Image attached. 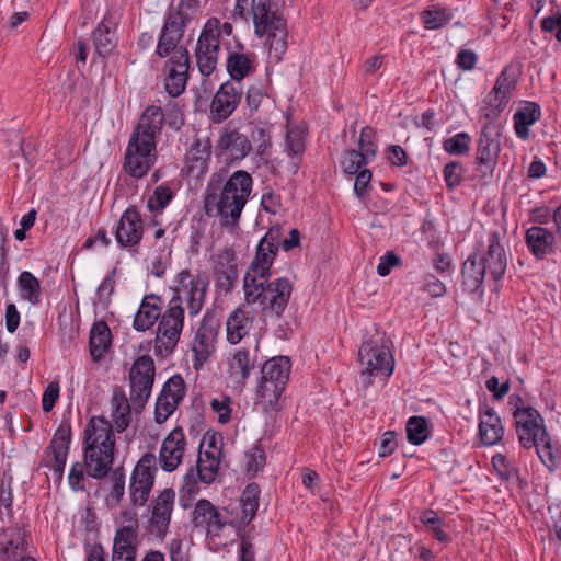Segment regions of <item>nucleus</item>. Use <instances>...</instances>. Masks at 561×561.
I'll return each mask as SVG.
<instances>
[{
	"instance_id": "nucleus-1",
	"label": "nucleus",
	"mask_w": 561,
	"mask_h": 561,
	"mask_svg": "<svg viewBox=\"0 0 561 561\" xmlns=\"http://www.w3.org/2000/svg\"><path fill=\"white\" fill-rule=\"evenodd\" d=\"M198 7L199 0H180L174 10L167 12L158 39L156 54L161 58L172 54L165 65L168 73L164 87L168 94L173 98L184 92L190 70L188 50L183 46L178 47V45Z\"/></svg>"
},
{
	"instance_id": "nucleus-2",
	"label": "nucleus",
	"mask_w": 561,
	"mask_h": 561,
	"mask_svg": "<svg viewBox=\"0 0 561 561\" xmlns=\"http://www.w3.org/2000/svg\"><path fill=\"white\" fill-rule=\"evenodd\" d=\"M115 437L113 426L105 417H92L84 428L83 460L72 463L68 481L73 491L84 490V466L89 477H107L114 462Z\"/></svg>"
},
{
	"instance_id": "nucleus-3",
	"label": "nucleus",
	"mask_w": 561,
	"mask_h": 561,
	"mask_svg": "<svg viewBox=\"0 0 561 561\" xmlns=\"http://www.w3.org/2000/svg\"><path fill=\"white\" fill-rule=\"evenodd\" d=\"M253 179L244 170H238L222 184L221 176L213 174L204 196L208 216H219L221 225L234 228L252 192Z\"/></svg>"
},
{
	"instance_id": "nucleus-4",
	"label": "nucleus",
	"mask_w": 561,
	"mask_h": 561,
	"mask_svg": "<svg viewBox=\"0 0 561 561\" xmlns=\"http://www.w3.org/2000/svg\"><path fill=\"white\" fill-rule=\"evenodd\" d=\"M514 420L519 444L526 449L535 447L546 468L554 471L560 463L561 454L553 447L540 413L534 408H528L526 411L517 410Z\"/></svg>"
},
{
	"instance_id": "nucleus-5",
	"label": "nucleus",
	"mask_w": 561,
	"mask_h": 561,
	"mask_svg": "<svg viewBox=\"0 0 561 561\" xmlns=\"http://www.w3.org/2000/svg\"><path fill=\"white\" fill-rule=\"evenodd\" d=\"M243 291L248 305H260L262 317L280 319L291 297L293 283L287 277L243 282Z\"/></svg>"
},
{
	"instance_id": "nucleus-6",
	"label": "nucleus",
	"mask_w": 561,
	"mask_h": 561,
	"mask_svg": "<svg viewBox=\"0 0 561 561\" xmlns=\"http://www.w3.org/2000/svg\"><path fill=\"white\" fill-rule=\"evenodd\" d=\"M251 11L255 34L266 36L270 50L279 58L287 49L285 22L276 12L271 11L270 0H252Z\"/></svg>"
},
{
	"instance_id": "nucleus-7",
	"label": "nucleus",
	"mask_w": 561,
	"mask_h": 561,
	"mask_svg": "<svg viewBox=\"0 0 561 561\" xmlns=\"http://www.w3.org/2000/svg\"><path fill=\"white\" fill-rule=\"evenodd\" d=\"M158 320L154 353L158 356H165L174 351L184 327V309L179 293L173 295Z\"/></svg>"
},
{
	"instance_id": "nucleus-8",
	"label": "nucleus",
	"mask_w": 561,
	"mask_h": 561,
	"mask_svg": "<svg viewBox=\"0 0 561 561\" xmlns=\"http://www.w3.org/2000/svg\"><path fill=\"white\" fill-rule=\"evenodd\" d=\"M358 362L362 366L359 377L364 388L373 385V377H389L393 373V356L389 348L381 344V340H365L358 350Z\"/></svg>"
},
{
	"instance_id": "nucleus-9",
	"label": "nucleus",
	"mask_w": 561,
	"mask_h": 561,
	"mask_svg": "<svg viewBox=\"0 0 561 561\" xmlns=\"http://www.w3.org/2000/svg\"><path fill=\"white\" fill-rule=\"evenodd\" d=\"M291 364L286 356H276L261 365V379L257 388L261 399L275 408L289 380Z\"/></svg>"
},
{
	"instance_id": "nucleus-10",
	"label": "nucleus",
	"mask_w": 561,
	"mask_h": 561,
	"mask_svg": "<svg viewBox=\"0 0 561 561\" xmlns=\"http://www.w3.org/2000/svg\"><path fill=\"white\" fill-rule=\"evenodd\" d=\"M156 368L151 356L138 357L129 371L130 401L136 412H141L151 394Z\"/></svg>"
},
{
	"instance_id": "nucleus-11",
	"label": "nucleus",
	"mask_w": 561,
	"mask_h": 561,
	"mask_svg": "<svg viewBox=\"0 0 561 561\" xmlns=\"http://www.w3.org/2000/svg\"><path fill=\"white\" fill-rule=\"evenodd\" d=\"M71 437L72 432L70 420L64 415L61 423L55 431L49 445L44 450L43 458V465L54 472L55 480L58 482H60L64 478Z\"/></svg>"
},
{
	"instance_id": "nucleus-12",
	"label": "nucleus",
	"mask_w": 561,
	"mask_h": 561,
	"mask_svg": "<svg viewBox=\"0 0 561 561\" xmlns=\"http://www.w3.org/2000/svg\"><path fill=\"white\" fill-rule=\"evenodd\" d=\"M158 159L157 147L130 137L126 147L123 169L131 178L142 179L153 168Z\"/></svg>"
},
{
	"instance_id": "nucleus-13",
	"label": "nucleus",
	"mask_w": 561,
	"mask_h": 561,
	"mask_svg": "<svg viewBox=\"0 0 561 561\" xmlns=\"http://www.w3.org/2000/svg\"><path fill=\"white\" fill-rule=\"evenodd\" d=\"M501 126L497 122H486L481 130L476 152V163L482 176L492 175L501 151Z\"/></svg>"
},
{
	"instance_id": "nucleus-14",
	"label": "nucleus",
	"mask_w": 561,
	"mask_h": 561,
	"mask_svg": "<svg viewBox=\"0 0 561 561\" xmlns=\"http://www.w3.org/2000/svg\"><path fill=\"white\" fill-rule=\"evenodd\" d=\"M219 330L220 321L216 312L214 310H207L196 331L192 348L195 357L194 367L196 369L202 367L215 352Z\"/></svg>"
},
{
	"instance_id": "nucleus-15",
	"label": "nucleus",
	"mask_w": 561,
	"mask_h": 561,
	"mask_svg": "<svg viewBox=\"0 0 561 561\" xmlns=\"http://www.w3.org/2000/svg\"><path fill=\"white\" fill-rule=\"evenodd\" d=\"M215 156L228 163L243 160L253 149L248 135L238 128L225 127L215 144Z\"/></svg>"
},
{
	"instance_id": "nucleus-16",
	"label": "nucleus",
	"mask_w": 561,
	"mask_h": 561,
	"mask_svg": "<svg viewBox=\"0 0 561 561\" xmlns=\"http://www.w3.org/2000/svg\"><path fill=\"white\" fill-rule=\"evenodd\" d=\"M179 285L174 289V294H180L182 302L185 301L188 314L197 316L204 304L208 283L199 275L193 276L188 270L179 273Z\"/></svg>"
},
{
	"instance_id": "nucleus-17",
	"label": "nucleus",
	"mask_w": 561,
	"mask_h": 561,
	"mask_svg": "<svg viewBox=\"0 0 561 561\" xmlns=\"http://www.w3.org/2000/svg\"><path fill=\"white\" fill-rule=\"evenodd\" d=\"M243 96L242 83L224 82L215 93L209 112L214 123H221L232 115Z\"/></svg>"
},
{
	"instance_id": "nucleus-18",
	"label": "nucleus",
	"mask_w": 561,
	"mask_h": 561,
	"mask_svg": "<svg viewBox=\"0 0 561 561\" xmlns=\"http://www.w3.org/2000/svg\"><path fill=\"white\" fill-rule=\"evenodd\" d=\"M142 217L135 206H129L122 214L116 229L115 239L121 248L135 250L141 242L144 236Z\"/></svg>"
},
{
	"instance_id": "nucleus-19",
	"label": "nucleus",
	"mask_w": 561,
	"mask_h": 561,
	"mask_svg": "<svg viewBox=\"0 0 561 561\" xmlns=\"http://www.w3.org/2000/svg\"><path fill=\"white\" fill-rule=\"evenodd\" d=\"M193 524L196 528H204L206 535L218 537L226 525L228 518L208 500H198L193 511Z\"/></svg>"
},
{
	"instance_id": "nucleus-20",
	"label": "nucleus",
	"mask_w": 561,
	"mask_h": 561,
	"mask_svg": "<svg viewBox=\"0 0 561 561\" xmlns=\"http://www.w3.org/2000/svg\"><path fill=\"white\" fill-rule=\"evenodd\" d=\"M186 439L182 427L176 426L163 439L159 451V465L163 471L172 472L182 462Z\"/></svg>"
},
{
	"instance_id": "nucleus-21",
	"label": "nucleus",
	"mask_w": 561,
	"mask_h": 561,
	"mask_svg": "<svg viewBox=\"0 0 561 561\" xmlns=\"http://www.w3.org/2000/svg\"><path fill=\"white\" fill-rule=\"evenodd\" d=\"M164 121L165 117L162 108L157 105H149L140 115L130 137H136L142 142H151L152 146L157 147Z\"/></svg>"
},
{
	"instance_id": "nucleus-22",
	"label": "nucleus",
	"mask_w": 561,
	"mask_h": 561,
	"mask_svg": "<svg viewBox=\"0 0 561 561\" xmlns=\"http://www.w3.org/2000/svg\"><path fill=\"white\" fill-rule=\"evenodd\" d=\"M228 365L230 375L238 377L241 385H245L252 371L262 365L259 357V342L252 346L234 350Z\"/></svg>"
},
{
	"instance_id": "nucleus-23",
	"label": "nucleus",
	"mask_w": 561,
	"mask_h": 561,
	"mask_svg": "<svg viewBox=\"0 0 561 561\" xmlns=\"http://www.w3.org/2000/svg\"><path fill=\"white\" fill-rule=\"evenodd\" d=\"M175 492L165 489L152 502L150 523L157 537L163 539L168 533L173 512Z\"/></svg>"
},
{
	"instance_id": "nucleus-24",
	"label": "nucleus",
	"mask_w": 561,
	"mask_h": 561,
	"mask_svg": "<svg viewBox=\"0 0 561 561\" xmlns=\"http://www.w3.org/2000/svg\"><path fill=\"white\" fill-rule=\"evenodd\" d=\"M488 242L486 251L482 254H478V261L485 266L486 272L497 282L504 276L507 267L506 253L500 242L497 232H492Z\"/></svg>"
},
{
	"instance_id": "nucleus-25",
	"label": "nucleus",
	"mask_w": 561,
	"mask_h": 561,
	"mask_svg": "<svg viewBox=\"0 0 561 561\" xmlns=\"http://www.w3.org/2000/svg\"><path fill=\"white\" fill-rule=\"evenodd\" d=\"M479 436L485 446L499 444L504 436V426L500 416L486 404L479 409Z\"/></svg>"
},
{
	"instance_id": "nucleus-26",
	"label": "nucleus",
	"mask_w": 561,
	"mask_h": 561,
	"mask_svg": "<svg viewBox=\"0 0 561 561\" xmlns=\"http://www.w3.org/2000/svg\"><path fill=\"white\" fill-rule=\"evenodd\" d=\"M162 311V299L156 294L146 295L136 312L133 327L138 332L149 330L160 318Z\"/></svg>"
},
{
	"instance_id": "nucleus-27",
	"label": "nucleus",
	"mask_w": 561,
	"mask_h": 561,
	"mask_svg": "<svg viewBox=\"0 0 561 561\" xmlns=\"http://www.w3.org/2000/svg\"><path fill=\"white\" fill-rule=\"evenodd\" d=\"M278 251L259 243L254 260L251 262L243 282H256L262 278H271V268Z\"/></svg>"
},
{
	"instance_id": "nucleus-28",
	"label": "nucleus",
	"mask_w": 561,
	"mask_h": 561,
	"mask_svg": "<svg viewBox=\"0 0 561 561\" xmlns=\"http://www.w3.org/2000/svg\"><path fill=\"white\" fill-rule=\"evenodd\" d=\"M138 523L121 527L114 537L112 561H135Z\"/></svg>"
},
{
	"instance_id": "nucleus-29",
	"label": "nucleus",
	"mask_w": 561,
	"mask_h": 561,
	"mask_svg": "<svg viewBox=\"0 0 561 561\" xmlns=\"http://www.w3.org/2000/svg\"><path fill=\"white\" fill-rule=\"evenodd\" d=\"M253 320V316L244 306L236 308L226 320L227 341L232 345L240 343L252 329Z\"/></svg>"
},
{
	"instance_id": "nucleus-30",
	"label": "nucleus",
	"mask_w": 561,
	"mask_h": 561,
	"mask_svg": "<svg viewBox=\"0 0 561 561\" xmlns=\"http://www.w3.org/2000/svg\"><path fill=\"white\" fill-rule=\"evenodd\" d=\"M554 241L553 232L539 226L528 228L525 234L526 245L537 260L554 252Z\"/></svg>"
},
{
	"instance_id": "nucleus-31",
	"label": "nucleus",
	"mask_w": 561,
	"mask_h": 561,
	"mask_svg": "<svg viewBox=\"0 0 561 561\" xmlns=\"http://www.w3.org/2000/svg\"><path fill=\"white\" fill-rule=\"evenodd\" d=\"M215 275L220 288L229 291L234 287L238 280V264L236 253L232 249H225L218 255Z\"/></svg>"
},
{
	"instance_id": "nucleus-32",
	"label": "nucleus",
	"mask_w": 561,
	"mask_h": 561,
	"mask_svg": "<svg viewBox=\"0 0 561 561\" xmlns=\"http://www.w3.org/2000/svg\"><path fill=\"white\" fill-rule=\"evenodd\" d=\"M95 51L107 57L116 46V23L106 14L92 33Z\"/></svg>"
},
{
	"instance_id": "nucleus-33",
	"label": "nucleus",
	"mask_w": 561,
	"mask_h": 561,
	"mask_svg": "<svg viewBox=\"0 0 561 561\" xmlns=\"http://www.w3.org/2000/svg\"><path fill=\"white\" fill-rule=\"evenodd\" d=\"M211 149L213 146L208 137L205 139L195 138L185 156L190 172L203 174L207 171Z\"/></svg>"
},
{
	"instance_id": "nucleus-34",
	"label": "nucleus",
	"mask_w": 561,
	"mask_h": 561,
	"mask_svg": "<svg viewBox=\"0 0 561 561\" xmlns=\"http://www.w3.org/2000/svg\"><path fill=\"white\" fill-rule=\"evenodd\" d=\"M485 266L478 261V253H472L463 262L461 268L462 285L469 293H477L483 284Z\"/></svg>"
},
{
	"instance_id": "nucleus-35",
	"label": "nucleus",
	"mask_w": 561,
	"mask_h": 561,
	"mask_svg": "<svg viewBox=\"0 0 561 561\" xmlns=\"http://www.w3.org/2000/svg\"><path fill=\"white\" fill-rule=\"evenodd\" d=\"M519 70L514 65H507L497 77L493 87V93L501 105H507L512 92L516 89Z\"/></svg>"
},
{
	"instance_id": "nucleus-36",
	"label": "nucleus",
	"mask_w": 561,
	"mask_h": 561,
	"mask_svg": "<svg viewBox=\"0 0 561 561\" xmlns=\"http://www.w3.org/2000/svg\"><path fill=\"white\" fill-rule=\"evenodd\" d=\"M227 71L230 75L229 81L242 83V80L255 71L254 54L230 53L227 57Z\"/></svg>"
},
{
	"instance_id": "nucleus-37",
	"label": "nucleus",
	"mask_w": 561,
	"mask_h": 561,
	"mask_svg": "<svg viewBox=\"0 0 561 561\" xmlns=\"http://www.w3.org/2000/svg\"><path fill=\"white\" fill-rule=\"evenodd\" d=\"M111 330L105 321H98L90 331V355L93 362L100 360L111 347Z\"/></svg>"
},
{
	"instance_id": "nucleus-38",
	"label": "nucleus",
	"mask_w": 561,
	"mask_h": 561,
	"mask_svg": "<svg viewBox=\"0 0 561 561\" xmlns=\"http://www.w3.org/2000/svg\"><path fill=\"white\" fill-rule=\"evenodd\" d=\"M540 106L535 102H526L514 114V128L518 138L527 139L529 136V127L540 118Z\"/></svg>"
},
{
	"instance_id": "nucleus-39",
	"label": "nucleus",
	"mask_w": 561,
	"mask_h": 561,
	"mask_svg": "<svg viewBox=\"0 0 561 561\" xmlns=\"http://www.w3.org/2000/svg\"><path fill=\"white\" fill-rule=\"evenodd\" d=\"M219 467L218 455L215 451L199 450L196 466L197 476L201 482L205 484L211 483L217 476Z\"/></svg>"
},
{
	"instance_id": "nucleus-40",
	"label": "nucleus",
	"mask_w": 561,
	"mask_h": 561,
	"mask_svg": "<svg viewBox=\"0 0 561 561\" xmlns=\"http://www.w3.org/2000/svg\"><path fill=\"white\" fill-rule=\"evenodd\" d=\"M217 22L206 21L196 44L195 54L218 56L220 41L214 35Z\"/></svg>"
},
{
	"instance_id": "nucleus-41",
	"label": "nucleus",
	"mask_w": 561,
	"mask_h": 561,
	"mask_svg": "<svg viewBox=\"0 0 561 561\" xmlns=\"http://www.w3.org/2000/svg\"><path fill=\"white\" fill-rule=\"evenodd\" d=\"M113 421L118 433L124 432L130 424V405L124 392L114 391L111 400Z\"/></svg>"
},
{
	"instance_id": "nucleus-42",
	"label": "nucleus",
	"mask_w": 561,
	"mask_h": 561,
	"mask_svg": "<svg viewBox=\"0 0 561 561\" xmlns=\"http://www.w3.org/2000/svg\"><path fill=\"white\" fill-rule=\"evenodd\" d=\"M18 288L22 299L30 304L37 305L41 301V283L31 272L24 271L19 275Z\"/></svg>"
},
{
	"instance_id": "nucleus-43",
	"label": "nucleus",
	"mask_w": 561,
	"mask_h": 561,
	"mask_svg": "<svg viewBox=\"0 0 561 561\" xmlns=\"http://www.w3.org/2000/svg\"><path fill=\"white\" fill-rule=\"evenodd\" d=\"M157 472V458L152 453L144 454L138 460L130 480L141 481L144 483L153 485L154 484V476Z\"/></svg>"
},
{
	"instance_id": "nucleus-44",
	"label": "nucleus",
	"mask_w": 561,
	"mask_h": 561,
	"mask_svg": "<svg viewBox=\"0 0 561 561\" xmlns=\"http://www.w3.org/2000/svg\"><path fill=\"white\" fill-rule=\"evenodd\" d=\"M260 486L256 483H249L241 495L242 517L241 520L249 524L256 515L259 508Z\"/></svg>"
},
{
	"instance_id": "nucleus-45",
	"label": "nucleus",
	"mask_w": 561,
	"mask_h": 561,
	"mask_svg": "<svg viewBox=\"0 0 561 561\" xmlns=\"http://www.w3.org/2000/svg\"><path fill=\"white\" fill-rule=\"evenodd\" d=\"M405 431L411 444H423L428 436L426 419L424 416H411L407 422Z\"/></svg>"
},
{
	"instance_id": "nucleus-46",
	"label": "nucleus",
	"mask_w": 561,
	"mask_h": 561,
	"mask_svg": "<svg viewBox=\"0 0 561 561\" xmlns=\"http://www.w3.org/2000/svg\"><path fill=\"white\" fill-rule=\"evenodd\" d=\"M451 14L443 8L433 7L422 13V21L426 30H437L446 25Z\"/></svg>"
},
{
	"instance_id": "nucleus-47",
	"label": "nucleus",
	"mask_w": 561,
	"mask_h": 561,
	"mask_svg": "<svg viewBox=\"0 0 561 561\" xmlns=\"http://www.w3.org/2000/svg\"><path fill=\"white\" fill-rule=\"evenodd\" d=\"M159 396L176 401L180 404L185 396V382L182 376L174 375L170 377L163 385Z\"/></svg>"
},
{
	"instance_id": "nucleus-48",
	"label": "nucleus",
	"mask_w": 561,
	"mask_h": 561,
	"mask_svg": "<svg viewBox=\"0 0 561 561\" xmlns=\"http://www.w3.org/2000/svg\"><path fill=\"white\" fill-rule=\"evenodd\" d=\"M252 147L255 148V153L259 157L268 156L272 147L271 135L267 129L261 126H253L251 128V136L249 137Z\"/></svg>"
},
{
	"instance_id": "nucleus-49",
	"label": "nucleus",
	"mask_w": 561,
	"mask_h": 561,
	"mask_svg": "<svg viewBox=\"0 0 561 561\" xmlns=\"http://www.w3.org/2000/svg\"><path fill=\"white\" fill-rule=\"evenodd\" d=\"M173 198L172 190L167 185H159L147 201V208L151 213L162 211Z\"/></svg>"
},
{
	"instance_id": "nucleus-50",
	"label": "nucleus",
	"mask_w": 561,
	"mask_h": 561,
	"mask_svg": "<svg viewBox=\"0 0 561 561\" xmlns=\"http://www.w3.org/2000/svg\"><path fill=\"white\" fill-rule=\"evenodd\" d=\"M470 142L471 138L467 133H458L446 139L443 144V148L450 154L462 156L469 152Z\"/></svg>"
},
{
	"instance_id": "nucleus-51",
	"label": "nucleus",
	"mask_w": 561,
	"mask_h": 561,
	"mask_svg": "<svg viewBox=\"0 0 561 561\" xmlns=\"http://www.w3.org/2000/svg\"><path fill=\"white\" fill-rule=\"evenodd\" d=\"M369 159L362 152L351 149L346 151L344 159L342 160V167L345 173L353 175L359 172L363 165H366Z\"/></svg>"
},
{
	"instance_id": "nucleus-52",
	"label": "nucleus",
	"mask_w": 561,
	"mask_h": 561,
	"mask_svg": "<svg viewBox=\"0 0 561 561\" xmlns=\"http://www.w3.org/2000/svg\"><path fill=\"white\" fill-rule=\"evenodd\" d=\"M375 138V129L370 126H365L360 130L358 146L359 152H362L369 160L373 159L376 154L377 145L374 141Z\"/></svg>"
},
{
	"instance_id": "nucleus-53",
	"label": "nucleus",
	"mask_w": 561,
	"mask_h": 561,
	"mask_svg": "<svg viewBox=\"0 0 561 561\" xmlns=\"http://www.w3.org/2000/svg\"><path fill=\"white\" fill-rule=\"evenodd\" d=\"M152 486L153 485L141 481L130 480L129 495L131 504L135 506H144L149 499Z\"/></svg>"
},
{
	"instance_id": "nucleus-54",
	"label": "nucleus",
	"mask_w": 561,
	"mask_h": 561,
	"mask_svg": "<svg viewBox=\"0 0 561 561\" xmlns=\"http://www.w3.org/2000/svg\"><path fill=\"white\" fill-rule=\"evenodd\" d=\"M462 171V164L458 161H451L444 167V179L449 190H454L461 184Z\"/></svg>"
},
{
	"instance_id": "nucleus-55",
	"label": "nucleus",
	"mask_w": 561,
	"mask_h": 561,
	"mask_svg": "<svg viewBox=\"0 0 561 561\" xmlns=\"http://www.w3.org/2000/svg\"><path fill=\"white\" fill-rule=\"evenodd\" d=\"M179 403H176V401L159 396L156 402L154 421L158 424L164 423L175 411Z\"/></svg>"
},
{
	"instance_id": "nucleus-56",
	"label": "nucleus",
	"mask_w": 561,
	"mask_h": 561,
	"mask_svg": "<svg viewBox=\"0 0 561 561\" xmlns=\"http://www.w3.org/2000/svg\"><path fill=\"white\" fill-rule=\"evenodd\" d=\"M12 480L11 474L0 472V507L3 506L7 511H11L13 504Z\"/></svg>"
},
{
	"instance_id": "nucleus-57",
	"label": "nucleus",
	"mask_w": 561,
	"mask_h": 561,
	"mask_svg": "<svg viewBox=\"0 0 561 561\" xmlns=\"http://www.w3.org/2000/svg\"><path fill=\"white\" fill-rule=\"evenodd\" d=\"M247 471L252 472L253 474L262 470L266 462L265 453L260 446L252 447L247 453Z\"/></svg>"
},
{
	"instance_id": "nucleus-58",
	"label": "nucleus",
	"mask_w": 561,
	"mask_h": 561,
	"mask_svg": "<svg viewBox=\"0 0 561 561\" xmlns=\"http://www.w3.org/2000/svg\"><path fill=\"white\" fill-rule=\"evenodd\" d=\"M422 289L432 297H443L446 294L445 284L433 274L423 277Z\"/></svg>"
},
{
	"instance_id": "nucleus-59",
	"label": "nucleus",
	"mask_w": 561,
	"mask_h": 561,
	"mask_svg": "<svg viewBox=\"0 0 561 561\" xmlns=\"http://www.w3.org/2000/svg\"><path fill=\"white\" fill-rule=\"evenodd\" d=\"M59 382L51 381L44 390L42 398V409L44 412H50L59 398Z\"/></svg>"
},
{
	"instance_id": "nucleus-60",
	"label": "nucleus",
	"mask_w": 561,
	"mask_h": 561,
	"mask_svg": "<svg viewBox=\"0 0 561 561\" xmlns=\"http://www.w3.org/2000/svg\"><path fill=\"white\" fill-rule=\"evenodd\" d=\"M230 402L229 397H225L222 400L215 398L210 402V407L218 414V422L221 424H227L231 419Z\"/></svg>"
},
{
	"instance_id": "nucleus-61",
	"label": "nucleus",
	"mask_w": 561,
	"mask_h": 561,
	"mask_svg": "<svg viewBox=\"0 0 561 561\" xmlns=\"http://www.w3.org/2000/svg\"><path fill=\"white\" fill-rule=\"evenodd\" d=\"M198 481L197 469L195 467H191L183 477L181 492H184L187 495L196 494L199 490Z\"/></svg>"
},
{
	"instance_id": "nucleus-62",
	"label": "nucleus",
	"mask_w": 561,
	"mask_h": 561,
	"mask_svg": "<svg viewBox=\"0 0 561 561\" xmlns=\"http://www.w3.org/2000/svg\"><path fill=\"white\" fill-rule=\"evenodd\" d=\"M541 30L546 33H554V37L561 43V12L546 16L541 21Z\"/></svg>"
},
{
	"instance_id": "nucleus-63",
	"label": "nucleus",
	"mask_w": 561,
	"mask_h": 561,
	"mask_svg": "<svg viewBox=\"0 0 561 561\" xmlns=\"http://www.w3.org/2000/svg\"><path fill=\"white\" fill-rule=\"evenodd\" d=\"M484 102L488 104V107L484 112V117L488 119V122H496L497 116L506 107V105L500 104V100L495 99L493 89L488 94Z\"/></svg>"
},
{
	"instance_id": "nucleus-64",
	"label": "nucleus",
	"mask_w": 561,
	"mask_h": 561,
	"mask_svg": "<svg viewBox=\"0 0 561 561\" xmlns=\"http://www.w3.org/2000/svg\"><path fill=\"white\" fill-rule=\"evenodd\" d=\"M401 259L392 251H388L380 257V262L377 266V273L380 276H387L391 268L400 265Z\"/></svg>"
}]
</instances>
